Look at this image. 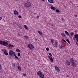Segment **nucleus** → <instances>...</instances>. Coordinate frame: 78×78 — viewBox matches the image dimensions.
I'll list each match as a JSON object with an SVG mask.
<instances>
[{"label": "nucleus", "instance_id": "c9c22d12", "mask_svg": "<svg viewBox=\"0 0 78 78\" xmlns=\"http://www.w3.org/2000/svg\"><path fill=\"white\" fill-rule=\"evenodd\" d=\"M46 50L47 51H48L49 50V48H46Z\"/></svg>", "mask_w": 78, "mask_h": 78}, {"label": "nucleus", "instance_id": "ea45409f", "mask_svg": "<svg viewBox=\"0 0 78 78\" xmlns=\"http://www.w3.org/2000/svg\"><path fill=\"white\" fill-rule=\"evenodd\" d=\"M65 51L66 52V53H68V50H67L65 49Z\"/></svg>", "mask_w": 78, "mask_h": 78}, {"label": "nucleus", "instance_id": "5701e85b", "mask_svg": "<svg viewBox=\"0 0 78 78\" xmlns=\"http://www.w3.org/2000/svg\"><path fill=\"white\" fill-rule=\"evenodd\" d=\"M2 51H4V53L5 51H6V49L5 48L2 49Z\"/></svg>", "mask_w": 78, "mask_h": 78}, {"label": "nucleus", "instance_id": "3c124183", "mask_svg": "<svg viewBox=\"0 0 78 78\" xmlns=\"http://www.w3.org/2000/svg\"><path fill=\"white\" fill-rule=\"evenodd\" d=\"M62 47H63L62 46H61L60 48H62Z\"/></svg>", "mask_w": 78, "mask_h": 78}, {"label": "nucleus", "instance_id": "bb28decb", "mask_svg": "<svg viewBox=\"0 0 78 78\" xmlns=\"http://www.w3.org/2000/svg\"><path fill=\"white\" fill-rule=\"evenodd\" d=\"M24 37L25 38V39H27V38H28V36L26 35H24Z\"/></svg>", "mask_w": 78, "mask_h": 78}, {"label": "nucleus", "instance_id": "79ce46f5", "mask_svg": "<svg viewBox=\"0 0 78 78\" xmlns=\"http://www.w3.org/2000/svg\"><path fill=\"white\" fill-rule=\"evenodd\" d=\"M49 55L51 56V57H53V56H52V55H51V53H49Z\"/></svg>", "mask_w": 78, "mask_h": 78}, {"label": "nucleus", "instance_id": "f257e3e1", "mask_svg": "<svg viewBox=\"0 0 78 78\" xmlns=\"http://www.w3.org/2000/svg\"><path fill=\"white\" fill-rule=\"evenodd\" d=\"M27 2L26 3L24 4V6L27 8H30V6L31 5V3L30 2L29 0L27 1Z\"/></svg>", "mask_w": 78, "mask_h": 78}, {"label": "nucleus", "instance_id": "8fccbe9b", "mask_svg": "<svg viewBox=\"0 0 78 78\" xmlns=\"http://www.w3.org/2000/svg\"><path fill=\"white\" fill-rule=\"evenodd\" d=\"M76 44H77V45H78V42H77V41H76Z\"/></svg>", "mask_w": 78, "mask_h": 78}, {"label": "nucleus", "instance_id": "473e14b6", "mask_svg": "<svg viewBox=\"0 0 78 78\" xmlns=\"http://www.w3.org/2000/svg\"><path fill=\"white\" fill-rule=\"evenodd\" d=\"M66 41L67 42H68V43H69V44H70V41H69V39H67L66 40Z\"/></svg>", "mask_w": 78, "mask_h": 78}, {"label": "nucleus", "instance_id": "4be33fe9", "mask_svg": "<svg viewBox=\"0 0 78 78\" xmlns=\"http://www.w3.org/2000/svg\"><path fill=\"white\" fill-rule=\"evenodd\" d=\"M12 65L13 67H15L16 66V63H12Z\"/></svg>", "mask_w": 78, "mask_h": 78}, {"label": "nucleus", "instance_id": "1a4fd4ad", "mask_svg": "<svg viewBox=\"0 0 78 78\" xmlns=\"http://www.w3.org/2000/svg\"><path fill=\"white\" fill-rule=\"evenodd\" d=\"M17 27H19V28H20V29H22V26H21V25H20V24H17Z\"/></svg>", "mask_w": 78, "mask_h": 78}, {"label": "nucleus", "instance_id": "f3484780", "mask_svg": "<svg viewBox=\"0 0 78 78\" xmlns=\"http://www.w3.org/2000/svg\"><path fill=\"white\" fill-rule=\"evenodd\" d=\"M3 42H4V41H0V44H1V45H3Z\"/></svg>", "mask_w": 78, "mask_h": 78}, {"label": "nucleus", "instance_id": "c85d7f7f", "mask_svg": "<svg viewBox=\"0 0 78 78\" xmlns=\"http://www.w3.org/2000/svg\"><path fill=\"white\" fill-rule=\"evenodd\" d=\"M70 35L72 36H73V35H74V33L73 32H71L70 33Z\"/></svg>", "mask_w": 78, "mask_h": 78}, {"label": "nucleus", "instance_id": "680f3d73", "mask_svg": "<svg viewBox=\"0 0 78 78\" xmlns=\"http://www.w3.org/2000/svg\"><path fill=\"white\" fill-rule=\"evenodd\" d=\"M70 38H72V37H70Z\"/></svg>", "mask_w": 78, "mask_h": 78}, {"label": "nucleus", "instance_id": "7ed1b4c3", "mask_svg": "<svg viewBox=\"0 0 78 78\" xmlns=\"http://www.w3.org/2000/svg\"><path fill=\"white\" fill-rule=\"evenodd\" d=\"M55 68L57 72H60V69L58 67L56 66H55Z\"/></svg>", "mask_w": 78, "mask_h": 78}, {"label": "nucleus", "instance_id": "864d4df0", "mask_svg": "<svg viewBox=\"0 0 78 78\" xmlns=\"http://www.w3.org/2000/svg\"><path fill=\"white\" fill-rule=\"evenodd\" d=\"M35 40L36 41H37V39L36 38Z\"/></svg>", "mask_w": 78, "mask_h": 78}, {"label": "nucleus", "instance_id": "052dcab7", "mask_svg": "<svg viewBox=\"0 0 78 78\" xmlns=\"http://www.w3.org/2000/svg\"><path fill=\"white\" fill-rule=\"evenodd\" d=\"M69 37H70V35H69Z\"/></svg>", "mask_w": 78, "mask_h": 78}, {"label": "nucleus", "instance_id": "13d9d810", "mask_svg": "<svg viewBox=\"0 0 78 78\" xmlns=\"http://www.w3.org/2000/svg\"><path fill=\"white\" fill-rule=\"evenodd\" d=\"M76 40L77 41V42H78V39H77Z\"/></svg>", "mask_w": 78, "mask_h": 78}, {"label": "nucleus", "instance_id": "72a5a7b5", "mask_svg": "<svg viewBox=\"0 0 78 78\" xmlns=\"http://www.w3.org/2000/svg\"><path fill=\"white\" fill-rule=\"evenodd\" d=\"M16 51H17V52H20V50L19 49H17L16 50Z\"/></svg>", "mask_w": 78, "mask_h": 78}, {"label": "nucleus", "instance_id": "2eb2a0df", "mask_svg": "<svg viewBox=\"0 0 78 78\" xmlns=\"http://www.w3.org/2000/svg\"><path fill=\"white\" fill-rule=\"evenodd\" d=\"M51 9H53V10H55L56 9V8L52 6L51 7Z\"/></svg>", "mask_w": 78, "mask_h": 78}, {"label": "nucleus", "instance_id": "393cba45", "mask_svg": "<svg viewBox=\"0 0 78 78\" xmlns=\"http://www.w3.org/2000/svg\"><path fill=\"white\" fill-rule=\"evenodd\" d=\"M61 35L62 36H65V37H66V34H64V33H62L61 34Z\"/></svg>", "mask_w": 78, "mask_h": 78}, {"label": "nucleus", "instance_id": "e2e57ef3", "mask_svg": "<svg viewBox=\"0 0 78 78\" xmlns=\"http://www.w3.org/2000/svg\"><path fill=\"white\" fill-rule=\"evenodd\" d=\"M18 35H19V34H18Z\"/></svg>", "mask_w": 78, "mask_h": 78}, {"label": "nucleus", "instance_id": "f8f14e48", "mask_svg": "<svg viewBox=\"0 0 78 78\" xmlns=\"http://www.w3.org/2000/svg\"><path fill=\"white\" fill-rule=\"evenodd\" d=\"M18 69L19 70H20V71H21L22 70V69H21V67H20V66H18L17 67Z\"/></svg>", "mask_w": 78, "mask_h": 78}, {"label": "nucleus", "instance_id": "e433bc0d", "mask_svg": "<svg viewBox=\"0 0 78 78\" xmlns=\"http://www.w3.org/2000/svg\"><path fill=\"white\" fill-rule=\"evenodd\" d=\"M18 18H19V19H21V18H22V16L21 15H19L18 16Z\"/></svg>", "mask_w": 78, "mask_h": 78}, {"label": "nucleus", "instance_id": "7c9ffc66", "mask_svg": "<svg viewBox=\"0 0 78 78\" xmlns=\"http://www.w3.org/2000/svg\"><path fill=\"white\" fill-rule=\"evenodd\" d=\"M58 43L57 42V41L55 42V45H58Z\"/></svg>", "mask_w": 78, "mask_h": 78}, {"label": "nucleus", "instance_id": "bf43d9fd", "mask_svg": "<svg viewBox=\"0 0 78 78\" xmlns=\"http://www.w3.org/2000/svg\"><path fill=\"white\" fill-rule=\"evenodd\" d=\"M42 2H44V0H42Z\"/></svg>", "mask_w": 78, "mask_h": 78}, {"label": "nucleus", "instance_id": "a18cd8bd", "mask_svg": "<svg viewBox=\"0 0 78 78\" xmlns=\"http://www.w3.org/2000/svg\"><path fill=\"white\" fill-rule=\"evenodd\" d=\"M48 2H49V3H51V0H48Z\"/></svg>", "mask_w": 78, "mask_h": 78}, {"label": "nucleus", "instance_id": "9d476101", "mask_svg": "<svg viewBox=\"0 0 78 78\" xmlns=\"http://www.w3.org/2000/svg\"><path fill=\"white\" fill-rule=\"evenodd\" d=\"M72 65H73V67H76V63L74 62L73 63H72Z\"/></svg>", "mask_w": 78, "mask_h": 78}, {"label": "nucleus", "instance_id": "f03ea898", "mask_svg": "<svg viewBox=\"0 0 78 78\" xmlns=\"http://www.w3.org/2000/svg\"><path fill=\"white\" fill-rule=\"evenodd\" d=\"M28 47L30 50H33L34 48V46L33 45L31 44H28Z\"/></svg>", "mask_w": 78, "mask_h": 78}, {"label": "nucleus", "instance_id": "4468645a", "mask_svg": "<svg viewBox=\"0 0 78 78\" xmlns=\"http://www.w3.org/2000/svg\"><path fill=\"white\" fill-rule=\"evenodd\" d=\"M51 42L52 44H54V42H55V40H54V39H51Z\"/></svg>", "mask_w": 78, "mask_h": 78}, {"label": "nucleus", "instance_id": "de8ad7c7", "mask_svg": "<svg viewBox=\"0 0 78 78\" xmlns=\"http://www.w3.org/2000/svg\"><path fill=\"white\" fill-rule=\"evenodd\" d=\"M2 19V17H1L0 16V20H1Z\"/></svg>", "mask_w": 78, "mask_h": 78}, {"label": "nucleus", "instance_id": "cd10ccee", "mask_svg": "<svg viewBox=\"0 0 78 78\" xmlns=\"http://www.w3.org/2000/svg\"><path fill=\"white\" fill-rule=\"evenodd\" d=\"M50 59L51 62H53V58H52V57L50 58Z\"/></svg>", "mask_w": 78, "mask_h": 78}, {"label": "nucleus", "instance_id": "aec40b11", "mask_svg": "<svg viewBox=\"0 0 78 78\" xmlns=\"http://www.w3.org/2000/svg\"><path fill=\"white\" fill-rule=\"evenodd\" d=\"M9 46L10 47H14V45L11 44H9Z\"/></svg>", "mask_w": 78, "mask_h": 78}, {"label": "nucleus", "instance_id": "c03bdc74", "mask_svg": "<svg viewBox=\"0 0 78 78\" xmlns=\"http://www.w3.org/2000/svg\"><path fill=\"white\" fill-rule=\"evenodd\" d=\"M23 76H27V75L25 74H23Z\"/></svg>", "mask_w": 78, "mask_h": 78}, {"label": "nucleus", "instance_id": "9b49d317", "mask_svg": "<svg viewBox=\"0 0 78 78\" xmlns=\"http://www.w3.org/2000/svg\"><path fill=\"white\" fill-rule=\"evenodd\" d=\"M74 37L75 38H76V39H78V34H75L74 36Z\"/></svg>", "mask_w": 78, "mask_h": 78}, {"label": "nucleus", "instance_id": "49530a36", "mask_svg": "<svg viewBox=\"0 0 78 78\" xmlns=\"http://www.w3.org/2000/svg\"><path fill=\"white\" fill-rule=\"evenodd\" d=\"M75 17H77L78 15H77L76 14H75L74 15Z\"/></svg>", "mask_w": 78, "mask_h": 78}, {"label": "nucleus", "instance_id": "6ab92c4d", "mask_svg": "<svg viewBox=\"0 0 78 78\" xmlns=\"http://www.w3.org/2000/svg\"><path fill=\"white\" fill-rule=\"evenodd\" d=\"M4 53L5 55H8V52L6 51H5Z\"/></svg>", "mask_w": 78, "mask_h": 78}, {"label": "nucleus", "instance_id": "c756f323", "mask_svg": "<svg viewBox=\"0 0 78 78\" xmlns=\"http://www.w3.org/2000/svg\"><path fill=\"white\" fill-rule=\"evenodd\" d=\"M56 12H60V11H59V10L58 9H56Z\"/></svg>", "mask_w": 78, "mask_h": 78}, {"label": "nucleus", "instance_id": "58836bf2", "mask_svg": "<svg viewBox=\"0 0 78 78\" xmlns=\"http://www.w3.org/2000/svg\"><path fill=\"white\" fill-rule=\"evenodd\" d=\"M62 41L63 42H66V41L65 40H64V39H62Z\"/></svg>", "mask_w": 78, "mask_h": 78}, {"label": "nucleus", "instance_id": "37998d69", "mask_svg": "<svg viewBox=\"0 0 78 78\" xmlns=\"http://www.w3.org/2000/svg\"><path fill=\"white\" fill-rule=\"evenodd\" d=\"M18 55L19 56H20V53H18Z\"/></svg>", "mask_w": 78, "mask_h": 78}, {"label": "nucleus", "instance_id": "39448f33", "mask_svg": "<svg viewBox=\"0 0 78 78\" xmlns=\"http://www.w3.org/2000/svg\"><path fill=\"white\" fill-rule=\"evenodd\" d=\"M14 14H15V15H19V12L17 10H15L14 12Z\"/></svg>", "mask_w": 78, "mask_h": 78}, {"label": "nucleus", "instance_id": "09e8293b", "mask_svg": "<svg viewBox=\"0 0 78 78\" xmlns=\"http://www.w3.org/2000/svg\"><path fill=\"white\" fill-rule=\"evenodd\" d=\"M0 69H2V66H1V65L0 64Z\"/></svg>", "mask_w": 78, "mask_h": 78}, {"label": "nucleus", "instance_id": "6e6d98bb", "mask_svg": "<svg viewBox=\"0 0 78 78\" xmlns=\"http://www.w3.org/2000/svg\"><path fill=\"white\" fill-rule=\"evenodd\" d=\"M67 76L68 78H69V75H67Z\"/></svg>", "mask_w": 78, "mask_h": 78}, {"label": "nucleus", "instance_id": "a211bd4d", "mask_svg": "<svg viewBox=\"0 0 78 78\" xmlns=\"http://www.w3.org/2000/svg\"><path fill=\"white\" fill-rule=\"evenodd\" d=\"M65 33H66V34L68 35V36H69V33H68V32H67V31L66 30L65 31Z\"/></svg>", "mask_w": 78, "mask_h": 78}, {"label": "nucleus", "instance_id": "b1692460", "mask_svg": "<svg viewBox=\"0 0 78 78\" xmlns=\"http://www.w3.org/2000/svg\"><path fill=\"white\" fill-rule=\"evenodd\" d=\"M38 33L39 34H40L41 35H42V32H41V31H38Z\"/></svg>", "mask_w": 78, "mask_h": 78}, {"label": "nucleus", "instance_id": "4c0bfd02", "mask_svg": "<svg viewBox=\"0 0 78 78\" xmlns=\"http://www.w3.org/2000/svg\"><path fill=\"white\" fill-rule=\"evenodd\" d=\"M48 58L49 59H50L52 57L51 56H50V55H48Z\"/></svg>", "mask_w": 78, "mask_h": 78}, {"label": "nucleus", "instance_id": "0eeeda50", "mask_svg": "<svg viewBox=\"0 0 78 78\" xmlns=\"http://www.w3.org/2000/svg\"><path fill=\"white\" fill-rule=\"evenodd\" d=\"M9 55L11 56H12L13 55V51L12 50H10L9 52Z\"/></svg>", "mask_w": 78, "mask_h": 78}, {"label": "nucleus", "instance_id": "f704fd0d", "mask_svg": "<svg viewBox=\"0 0 78 78\" xmlns=\"http://www.w3.org/2000/svg\"><path fill=\"white\" fill-rule=\"evenodd\" d=\"M55 2V1L53 0H51V3H53Z\"/></svg>", "mask_w": 78, "mask_h": 78}, {"label": "nucleus", "instance_id": "dca6fc26", "mask_svg": "<svg viewBox=\"0 0 78 78\" xmlns=\"http://www.w3.org/2000/svg\"><path fill=\"white\" fill-rule=\"evenodd\" d=\"M70 62L72 63H73L74 62V60H73V58H72L70 59Z\"/></svg>", "mask_w": 78, "mask_h": 78}, {"label": "nucleus", "instance_id": "20e7f679", "mask_svg": "<svg viewBox=\"0 0 78 78\" xmlns=\"http://www.w3.org/2000/svg\"><path fill=\"white\" fill-rule=\"evenodd\" d=\"M8 44V43L4 41L3 45H4V46H5V47H7V45Z\"/></svg>", "mask_w": 78, "mask_h": 78}, {"label": "nucleus", "instance_id": "2f4dec72", "mask_svg": "<svg viewBox=\"0 0 78 78\" xmlns=\"http://www.w3.org/2000/svg\"><path fill=\"white\" fill-rule=\"evenodd\" d=\"M15 58L19 60V58H18V57H17V56L16 55L15 56Z\"/></svg>", "mask_w": 78, "mask_h": 78}, {"label": "nucleus", "instance_id": "423d86ee", "mask_svg": "<svg viewBox=\"0 0 78 78\" xmlns=\"http://www.w3.org/2000/svg\"><path fill=\"white\" fill-rule=\"evenodd\" d=\"M65 63L66 64H67L68 65H69V66H70V62H69L68 60H66V61Z\"/></svg>", "mask_w": 78, "mask_h": 78}, {"label": "nucleus", "instance_id": "a878e982", "mask_svg": "<svg viewBox=\"0 0 78 78\" xmlns=\"http://www.w3.org/2000/svg\"><path fill=\"white\" fill-rule=\"evenodd\" d=\"M24 27L25 29H26L27 30H28V27H27V25H24Z\"/></svg>", "mask_w": 78, "mask_h": 78}, {"label": "nucleus", "instance_id": "603ef678", "mask_svg": "<svg viewBox=\"0 0 78 78\" xmlns=\"http://www.w3.org/2000/svg\"><path fill=\"white\" fill-rule=\"evenodd\" d=\"M70 3H71V4H73V2H72L70 1Z\"/></svg>", "mask_w": 78, "mask_h": 78}, {"label": "nucleus", "instance_id": "4d7b16f0", "mask_svg": "<svg viewBox=\"0 0 78 78\" xmlns=\"http://www.w3.org/2000/svg\"><path fill=\"white\" fill-rule=\"evenodd\" d=\"M37 18H38V19H39V16H37Z\"/></svg>", "mask_w": 78, "mask_h": 78}, {"label": "nucleus", "instance_id": "6e6552de", "mask_svg": "<svg viewBox=\"0 0 78 78\" xmlns=\"http://www.w3.org/2000/svg\"><path fill=\"white\" fill-rule=\"evenodd\" d=\"M42 74V72L41 71H39L37 73V75L39 76H40Z\"/></svg>", "mask_w": 78, "mask_h": 78}, {"label": "nucleus", "instance_id": "ddd939ff", "mask_svg": "<svg viewBox=\"0 0 78 78\" xmlns=\"http://www.w3.org/2000/svg\"><path fill=\"white\" fill-rule=\"evenodd\" d=\"M40 77L41 78H44V75L43 74H41L40 76Z\"/></svg>", "mask_w": 78, "mask_h": 78}, {"label": "nucleus", "instance_id": "5fc2aeb1", "mask_svg": "<svg viewBox=\"0 0 78 78\" xmlns=\"http://www.w3.org/2000/svg\"><path fill=\"white\" fill-rule=\"evenodd\" d=\"M73 40H74V41H75V39L74 38V37H73Z\"/></svg>", "mask_w": 78, "mask_h": 78}, {"label": "nucleus", "instance_id": "412c9836", "mask_svg": "<svg viewBox=\"0 0 78 78\" xmlns=\"http://www.w3.org/2000/svg\"><path fill=\"white\" fill-rule=\"evenodd\" d=\"M53 46L54 47H55V48H56L57 47H58V46L56 45V44H52Z\"/></svg>", "mask_w": 78, "mask_h": 78}, {"label": "nucleus", "instance_id": "69168bd1", "mask_svg": "<svg viewBox=\"0 0 78 78\" xmlns=\"http://www.w3.org/2000/svg\"><path fill=\"white\" fill-rule=\"evenodd\" d=\"M49 78H50L49 77Z\"/></svg>", "mask_w": 78, "mask_h": 78}, {"label": "nucleus", "instance_id": "0e129e2a", "mask_svg": "<svg viewBox=\"0 0 78 78\" xmlns=\"http://www.w3.org/2000/svg\"><path fill=\"white\" fill-rule=\"evenodd\" d=\"M38 41L39 42V40H38Z\"/></svg>", "mask_w": 78, "mask_h": 78}, {"label": "nucleus", "instance_id": "a19ab883", "mask_svg": "<svg viewBox=\"0 0 78 78\" xmlns=\"http://www.w3.org/2000/svg\"><path fill=\"white\" fill-rule=\"evenodd\" d=\"M13 55H14V56H16V53H15V52H13Z\"/></svg>", "mask_w": 78, "mask_h": 78}]
</instances>
